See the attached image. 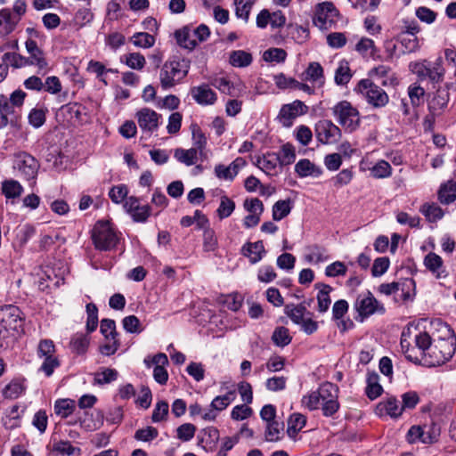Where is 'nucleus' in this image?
<instances>
[{"instance_id":"6ab92c4d","label":"nucleus","mask_w":456,"mask_h":456,"mask_svg":"<svg viewBox=\"0 0 456 456\" xmlns=\"http://www.w3.org/2000/svg\"><path fill=\"white\" fill-rule=\"evenodd\" d=\"M191 93L195 102L200 105H213L217 100L216 92L207 84L192 87Z\"/></svg>"},{"instance_id":"052dcab7","label":"nucleus","mask_w":456,"mask_h":456,"mask_svg":"<svg viewBox=\"0 0 456 456\" xmlns=\"http://www.w3.org/2000/svg\"><path fill=\"white\" fill-rule=\"evenodd\" d=\"M86 330L89 333L94 331L98 326V308L94 303L86 305Z\"/></svg>"},{"instance_id":"864d4df0","label":"nucleus","mask_w":456,"mask_h":456,"mask_svg":"<svg viewBox=\"0 0 456 456\" xmlns=\"http://www.w3.org/2000/svg\"><path fill=\"white\" fill-rule=\"evenodd\" d=\"M127 195L128 187L123 183L112 186L109 191V197L115 204H124L125 200L128 198Z\"/></svg>"},{"instance_id":"a878e982","label":"nucleus","mask_w":456,"mask_h":456,"mask_svg":"<svg viewBox=\"0 0 456 456\" xmlns=\"http://www.w3.org/2000/svg\"><path fill=\"white\" fill-rule=\"evenodd\" d=\"M284 313L297 325H299L307 315H313L304 304H288L284 307Z\"/></svg>"},{"instance_id":"473e14b6","label":"nucleus","mask_w":456,"mask_h":456,"mask_svg":"<svg viewBox=\"0 0 456 456\" xmlns=\"http://www.w3.org/2000/svg\"><path fill=\"white\" fill-rule=\"evenodd\" d=\"M306 418L300 413H293L288 419L287 434L295 439L298 432L305 426Z\"/></svg>"},{"instance_id":"69168bd1","label":"nucleus","mask_w":456,"mask_h":456,"mask_svg":"<svg viewBox=\"0 0 456 456\" xmlns=\"http://www.w3.org/2000/svg\"><path fill=\"white\" fill-rule=\"evenodd\" d=\"M22 412H23V411H20V406L18 404L12 406L6 413V416H5L6 419L4 420V425L10 428L18 427L19 426L18 422L21 418Z\"/></svg>"},{"instance_id":"6e6d98bb","label":"nucleus","mask_w":456,"mask_h":456,"mask_svg":"<svg viewBox=\"0 0 456 456\" xmlns=\"http://www.w3.org/2000/svg\"><path fill=\"white\" fill-rule=\"evenodd\" d=\"M219 440V431L214 427L207 428L203 430V437L200 444L203 448L213 447Z\"/></svg>"},{"instance_id":"c9c22d12","label":"nucleus","mask_w":456,"mask_h":456,"mask_svg":"<svg viewBox=\"0 0 456 456\" xmlns=\"http://www.w3.org/2000/svg\"><path fill=\"white\" fill-rule=\"evenodd\" d=\"M424 265L427 269L432 272L436 277H441L444 273L443 259L436 253L430 252L424 258Z\"/></svg>"},{"instance_id":"5701e85b","label":"nucleus","mask_w":456,"mask_h":456,"mask_svg":"<svg viewBox=\"0 0 456 456\" xmlns=\"http://www.w3.org/2000/svg\"><path fill=\"white\" fill-rule=\"evenodd\" d=\"M450 95L447 90L438 89L434 97L428 102L429 111L433 116L443 113L449 102Z\"/></svg>"},{"instance_id":"8fccbe9b","label":"nucleus","mask_w":456,"mask_h":456,"mask_svg":"<svg viewBox=\"0 0 456 456\" xmlns=\"http://www.w3.org/2000/svg\"><path fill=\"white\" fill-rule=\"evenodd\" d=\"M256 0H235V14L237 18L242 19L245 22L248 20L252 6Z\"/></svg>"},{"instance_id":"423d86ee","label":"nucleus","mask_w":456,"mask_h":456,"mask_svg":"<svg viewBox=\"0 0 456 456\" xmlns=\"http://www.w3.org/2000/svg\"><path fill=\"white\" fill-rule=\"evenodd\" d=\"M24 324L20 309L13 305L0 307V338H4L10 331H19Z\"/></svg>"},{"instance_id":"ddd939ff","label":"nucleus","mask_w":456,"mask_h":456,"mask_svg":"<svg viewBox=\"0 0 456 456\" xmlns=\"http://www.w3.org/2000/svg\"><path fill=\"white\" fill-rule=\"evenodd\" d=\"M307 112L308 107L302 101L295 100L290 103L281 106L277 118L283 126L289 127L297 117Z\"/></svg>"},{"instance_id":"3c124183","label":"nucleus","mask_w":456,"mask_h":456,"mask_svg":"<svg viewBox=\"0 0 456 456\" xmlns=\"http://www.w3.org/2000/svg\"><path fill=\"white\" fill-rule=\"evenodd\" d=\"M291 339L289 330L283 326L277 327L272 335L273 342L280 347L288 346Z\"/></svg>"},{"instance_id":"13d9d810","label":"nucleus","mask_w":456,"mask_h":456,"mask_svg":"<svg viewBox=\"0 0 456 456\" xmlns=\"http://www.w3.org/2000/svg\"><path fill=\"white\" fill-rule=\"evenodd\" d=\"M131 41L137 47L150 48L155 44V37L146 32H138L134 34Z\"/></svg>"},{"instance_id":"4c0bfd02","label":"nucleus","mask_w":456,"mask_h":456,"mask_svg":"<svg viewBox=\"0 0 456 456\" xmlns=\"http://www.w3.org/2000/svg\"><path fill=\"white\" fill-rule=\"evenodd\" d=\"M199 152L192 148L188 150H184L182 148H177L175 150L174 157L180 163L184 164L185 166H193L198 161Z\"/></svg>"},{"instance_id":"4468645a","label":"nucleus","mask_w":456,"mask_h":456,"mask_svg":"<svg viewBox=\"0 0 456 456\" xmlns=\"http://www.w3.org/2000/svg\"><path fill=\"white\" fill-rule=\"evenodd\" d=\"M211 85L221 93L230 96H240L245 91L244 83L237 78L234 80L226 77H216L211 80Z\"/></svg>"},{"instance_id":"f8f14e48","label":"nucleus","mask_w":456,"mask_h":456,"mask_svg":"<svg viewBox=\"0 0 456 456\" xmlns=\"http://www.w3.org/2000/svg\"><path fill=\"white\" fill-rule=\"evenodd\" d=\"M315 135L322 144H334L341 139L342 132L332 121L323 119L316 124Z\"/></svg>"},{"instance_id":"ea45409f","label":"nucleus","mask_w":456,"mask_h":456,"mask_svg":"<svg viewBox=\"0 0 456 456\" xmlns=\"http://www.w3.org/2000/svg\"><path fill=\"white\" fill-rule=\"evenodd\" d=\"M2 192L7 199H16L22 194L23 187L16 180H5L2 183Z\"/></svg>"},{"instance_id":"bf43d9fd","label":"nucleus","mask_w":456,"mask_h":456,"mask_svg":"<svg viewBox=\"0 0 456 456\" xmlns=\"http://www.w3.org/2000/svg\"><path fill=\"white\" fill-rule=\"evenodd\" d=\"M87 71L95 74L97 78H99L104 84H107L105 78L103 77L104 74L108 72H116V70L112 69H107L103 63L94 60H91L88 62Z\"/></svg>"},{"instance_id":"9d476101","label":"nucleus","mask_w":456,"mask_h":456,"mask_svg":"<svg viewBox=\"0 0 456 456\" xmlns=\"http://www.w3.org/2000/svg\"><path fill=\"white\" fill-rule=\"evenodd\" d=\"M354 308L362 318L369 317L374 314H384L385 307L375 297L366 291L358 295L354 303Z\"/></svg>"},{"instance_id":"bb28decb","label":"nucleus","mask_w":456,"mask_h":456,"mask_svg":"<svg viewBox=\"0 0 456 456\" xmlns=\"http://www.w3.org/2000/svg\"><path fill=\"white\" fill-rule=\"evenodd\" d=\"M295 172L300 177H319L322 174L321 167L315 166L309 159H300L295 166Z\"/></svg>"},{"instance_id":"5fc2aeb1","label":"nucleus","mask_w":456,"mask_h":456,"mask_svg":"<svg viewBox=\"0 0 456 456\" xmlns=\"http://www.w3.org/2000/svg\"><path fill=\"white\" fill-rule=\"evenodd\" d=\"M291 211V202L289 200H278L273 206V219L280 221L286 217Z\"/></svg>"},{"instance_id":"6e6552de","label":"nucleus","mask_w":456,"mask_h":456,"mask_svg":"<svg viewBox=\"0 0 456 456\" xmlns=\"http://www.w3.org/2000/svg\"><path fill=\"white\" fill-rule=\"evenodd\" d=\"M39 167L38 160L26 151L17 152L13 156V169L24 180L32 181V185L36 184Z\"/></svg>"},{"instance_id":"a211bd4d","label":"nucleus","mask_w":456,"mask_h":456,"mask_svg":"<svg viewBox=\"0 0 456 456\" xmlns=\"http://www.w3.org/2000/svg\"><path fill=\"white\" fill-rule=\"evenodd\" d=\"M77 422L86 431H95L102 427L104 422V414L101 410H94L91 412L86 411L83 417L78 418ZM75 423H77V421Z\"/></svg>"},{"instance_id":"412c9836","label":"nucleus","mask_w":456,"mask_h":456,"mask_svg":"<svg viewBox=\"0 0 456 456\" xmlns=\"http://www.w3.org/2000/svg\"><path fill=\"white\" fill-rule=\"evenodd\" d=\"M26 49L30 55L29 58H28V65H35L39 70L47 69L48 63L36 41L31 39L28 40L26 42Z\"/></svg>"},{"instance_id":"4d7b16f0","label":"nucleus","mask_w":456,"mask_h":456,"mask_svg":"<svg viewBox=\"0 0 456 456\" xmlns=\"http://www.w3.org/2000/svg\"><path fill=\"white\" fill-rule=\"evenodd\" d=\"M355 50L363 57H373L376 46L372 39L362 37L355 45Z\"/></svg>"},{"instance_id":"c03bdc74","label":"nucleus","mask_w":456,"mask_h":456,"mask_svg":"<svg viewBox=\"0 0 456 456\" xmlns=\"http://www.w3.org/2000/svg\"><path fill=\"white\" fill-rule=\"evenodd\" d=\"M118 377V372L111 368H101L94 373V383L98 385H106L115 381Z\"/></svg>"},{"instance_id":"aec40b11","label":"nucleus","mask_w":456,"mask_h":456,"mask_svg":"<svg viewBox=\"0 0 456 456\" xmlns=\"http://www.w3.org/2000/svg\"><path fill=\"white\" fill-rule=\"evenodd\" d=\"M242 255L248 258L250 264L255 265L262 260L266 251L262 240L247 242L241 248Z\"/></svg>"},{"instance_id":"4be33fe9","label":"nucleus","mask_w":456,"mask_h":456,"mask_svg":"<svg viewBox=\"0 0 456 456\" xmlns=\"http://www.w3.org/2000/svg\"><path fill=\"white\" fill-rule=\"evenodd\" d=\"M258 167L267 175H277L281 171L280 159L275 154H266L257 160Z\"/></svg>"},{"instance_id":"cd10ccee","label":"nucleus","mask_w":456,"mask_h":456,"mask_svg":"<svg viewBox=\"0 0 456 456\" xmlns=\"http://www.w3.org/2000/svg\"><path fill=\"white\" fill-rule=\"evenodd\" d=\"M366 383L365 393L369 399L375 400L381 395L383 387L379 384V377L377 372H368Z\"/></svg>"},{"instance_id":"0eeeda50","label":"nucleus","mask_w":456,"mask_h":456,"mask_svg":"<svg viewBox=\"0 0 456 456\" xmlns=\"http://www.w3.org/2000/svg\"><path fill=\"white\" fill-rule=\"evenodd\" d=\"M92 240L96 249L108 251L116 247L118 236L109 222L99 221L93 229Z\"/></svg>"},{"instance_id":"20e7f679","label":"nucleus","mask_w":456,"mask_h":456,"mask_svg":"<svg viewBox=\"0 0 456 456\" xmlns=\"http://www.w3.org/2000/svg\"><path fill=\"white\" fill-rule=\"evenodd\" d=\"M341 15L331 2L317 4L313 14V24L322 31L336 28Z\"/></svg>"},{"instance_id":"09e8293b","label":"nucleus","mask_w":456,"mask_h":456,"mask_svg":"<svg viewBox=\"0 0 456 456\" xmlns=\"http://www.w3.org/2000/svg\"><path fill=\"white\" fill-rule=\"evenodd\" d=\"M88 346L89 338L82 333L74 335L70 340V348L74 353L77 354H85L88 348Z\"/></svg>"},{"instance_id":"338daca9","label":"nucleus","mask_w":456,"mask_h":456,"mask_svg":"<svg viewBox=\"0 0 456 456\" xmlns=\"http://www.w3.org/2000/svg\"><path fill=\"white\" fill-rule=\"evenodd\" d=\"M125 63L131 69H143L146 61L142 54L139 53H131L124 56Z\"/></svg>"},{"instance_id":"f03ea898","label":"nucleus","mask_w":456,"mask_h":456,"mask_svg":"<svg viewBox=\"0 0 456 456\" xmlns=\"http://www.w3.org/2000/svg\"><path fill=\"white\" fill-rule=\"evenodd\" d=\"M190 65L185 60H168L159 71L160 86L164 90L181 83L189 72Z\"/></svg>"},{"instance_id":"f704fd0d","label":"nucleus","mask_w":456,"mask_h":456,"mask_svg":"<svg viewBox=\"0 0 456 456\" xmlns=\"http://www.w3.org/2000/svg\"><path fill=\"white\" fill-rule=\"evenodd\" d=\"M76 410V402L72 399H58L54 403V412L61 419H66Z\"/></svg>"},{"instance_id":"72a5a7b5","label":"nucleus","mask_w":456,"mask_h":456,"mask_svg":"<svg viewBox=\"0 0 456 456\" xmlns=\"http://www.w3.org/2000/svg\"><path fill=\"white\" fill-rule=\"evenodd\" d=\"M352 77L353 73L350 69L348 61L346 60L340 61L335 71V83L338 86H346L349 83Z\"/></svg>"},{"instance_id":"1a4fd4ad","label":"nucleus","mask_w":456,"mask_h":456,"mask_svg":"<svg viewBox=\"0 0 456 456\" xmlns=\"http://www.w3.org/2000/svg\"><path fill=\"white\" fill-rule=\"evenodd\" d=\"M318 395L322 401V410L324 416L330 417L338 411V387L335 385L330 382L322 384L318 388Z\"/></svg>"},{"instance_id":"f257e3e1","label":"nucleus","mask_w":456,"mask_h":456,"mask_svg":"<svg viewBox=\"0 0 456 456\" xmlns=\"http://www.w3.org/2000/svg\"><path fill=\"white\" fill-rule=\"evenodd\" d=\"M442 336L434 340L428 353L427 363L432 366L444 364L456 351V337L453 330L445 323H440Z\"/></svg>"},{"instance_id":"a19ab883","label":"nucleus","mask_w":456,"mask_h":456,"mask_svg":"<svg viewBox=\"0 0 456 456\" xmlns=\"http://www.w3.org/2000/svg\"><path fill=\"white\" fill-rule=\"evenodd\" d=\"M378 409L385 411L393 418L399 417L403 411V407L399 405V402L393 396H390L386 401L379 403Z\"/></svg>"},{"instance_id":"dca6fc26","label":"nucleus","mask_w":456,"mask_h":456,"mask_svg":"<svg viewBox=\"0 0 456 456\" xmlns=\"http://www.w3.org/2000/svg\"><path fill=\"white\" fill-rule=\"evenodd\" d=\"M246 165L242 158L235 159L230 165L217 164L214 168V174L219 180L233 181L240 168Z\"/></svg>"},{"instance_id":"58836bf2","label":"nucleus","mask_w":456,"mask_h":456,"mask_svg":"<svg viewBox=\"0 0 456 456\" xmlns=\"http://www.w3.org/2000/svg\"><path fill=\"white\" fill-rule=\"evenodd\" d=\"M413 284L412 280H406L403 282L393 281L390 283H382L379 286L378 291L385 296H391L396 294L399 290L403 291L405 286L409 288Z\"/></svg>"},{"instance_id":"49530a36","label":"nucleus","mask_w":456,"mask_h":456,"mask_svg":"<svg viewBox=\"0 0 456 456\" xmlns=\"http://www.w3.org/2000/svg\"><path fill=\"white\" fill-rule=\"evenodd\" d=\"M429 222H436L444 216L442 208L436 203H425L419 210Z\"/></svg>"},{"instance_id":"39448f33","label":"nucleus","mask_w":456,"mask_h":456,"mask_svg":"<svg viewBox=\"0 0 456 456\" xmlns=\"http://www.w3.org/2000/svg\"><path fill=\"white\" fill-rule=\"evenodd\" d=\"M354 91L374 108L385 107L389 102L387 94L369 78L361 79Z\"/></svg>"},{"instance_id":"b1692460","label":"nucleus","mask_w":456,"mask_h":456,"mask_svg":"<svg viewBox=\"0 0 456 456\" xmlns=\"http://www.w3.org/2000/svg\"><path fill=\"white\" fill-rule=\"evenodd\" d=\"M27 389L26 379L21 378L13 379L3 389L2 395L5 399H17L21 396Z\"/></svg>"},{"instance_id":"c85d7f7f","label":"nucleus","mask_w":456,"mask_h":456,"mask_svg":"<svg viewBox=\"0 0 456 456\" xmlns=\"http://www.w3.org/2000/svg\"><path fill=\"white\" fill-rule=\"evenodd\" d=\"M315 287L319 289V292L317 294V301H318V311L320 313H325L328 311L331 299L330 297V293L332 291V288L328 284L317 283Z\"/></svg>"},{"instance_id":"e2e57ef3","label":"nucleus","mask_w":456,"mask_h":456,"mask_svg":"<svg viewBox=\"0 0 456 456\" xmlns=\"http://www.w3.org/2000/svg\"><path fill=\"white\" fill-rule=\"evenodd\" d=\"M444 73L445 70L441 58H438L432 66H428V77L433 82H441L444 79Z\"/></svg>"},{"instance_id":"774afa93","label":"nucleus","mask_w":456,"mask_h":456,"mask_svg":"<svg viewBox=\"0 0 456 456\" xmlns=\"http://www.w3.org/2000/svg\"><path fill=\"white\" fill-rule=\"evenodd\" d=\"M124 330L128 333L139 334L142 331L140 320L135 315H129L122 321Z\"/></svg>"},{"instance_id":"393cba45","label":"nucleus","mask_w":456,"mask_h":456,"mask_svg":"<svg viewBox=\"0 0 456 456\" xmlns=\"http://www.w3.org/2000/svg\"><path fill=\"white\" fill-rule=\"evenodd\" d=\"M303 79L322 86L325 83L324 72L319 62H310L302 74Z\"/></svg>"},{"instance_id":"e433bc0d","label":"nucleus","mask_w":456,"mask_h":456,"mask_svg":"<svg viewBox=\"0 0 456 456\" xmlns=\"http://www.w3.org/2000/svg\"><path fill=\"white\" fill-rule=\"evenodd\" d=\"M252 60L251 53L243 50L232 51L229 56L230 64L236 68L248 67L251 64Z\"/></svg>"},{"instance_id":"de8ad7c7","label":"nucleus","mask_w":456,"mask_h":456,"mask_svg":"<svg viewBox=\"0 0 456 456\" xmlns=\"http://www.w3.org/2000/svg\"><path fill=\"white\" fill-rule=\"evenodd\" d=\"M51 451L56 455L71 456L76 452H80V449L74 447L69 441L61 440L53 443Z\"/></svg>"},{"instance_id":"7ed1b4c3","label":"nucleus","mask_w":456,"mask_h":456,"mask_svg":"<svg viewBox=\"0 0 456 456\" xmlns=\"http://www.w3.org/2000/svg\"><path fill=\"white\" fill-rule=\"evenodd\" d=\"M336 121L346 132L356 131L361 124L359 110L347 101H340L331 108Z\"/></svg>"},{"instance_id":"9b49d317","label":"nucleus","mask_w":456,"mask_h":456,"mask_svg":"<svg viewBox=\"0 0 456 456\" xmlns=\"http://www.w3.org/2000/svg\"><path fill=\"white\" fill-rule=\"evenodd\" d=\"M123 208L135 223H145L151 215L152 208L142 204L136 196H129L124 202Z\"/></svg>"},{"instance_id":"37998d69","label":"nucleus","mask_w":456,"mask_h":456,"mask_svg":"<svg viewBox=\"0 0 456 456\" xmlns=\"http://www.w3.org/2000/svg\"><path fill=\"white\" fill-rule=\"evenodd\" d=\"M235 209V202L227 195L223 194L220 197V204L216 209V215L223 220L229 217Z\"/></svg>"},{"instance_id":"603ef678","label":"nucleus","mask_w":456,"mask_h":456,"mask_svg":"<svg viewBox=\"0 0 456 456\" xmlns=\"http://www.w3.org/2000/svg\"><path fill=\"white\" fill-rule=\"evenodd\" d=\"M283 425L277 420L266 423L265 436L268 442H278L281 439Z\"/></svg>"},{"instance_id":"c756f323","label":"nucleus","mask_w":456,"mask_h":456,"mask_svg":"<svg viewBox=\"0 0 456 456\" xmlns=\"http://www.w3.org/2000/svg\"><path fill=\"white\" fill-rule=\"evenodd\" d=\"M178 45L183 48L193 49L197 45V41L192 34V29L189 27H183L175 33Z\"/></svg>"},{"instance_id":"7c9ffc66","label":"nucleus","mask_w":456,"mask_h":456,"mask_svg":"<svg viewBox=\"0 0 456 456\" xmlns=\"http://www.w3.org/2000/svg\"><path fill=\"white\" fill-rule=\"evenodd\" d=\"M306 253L305 259L306 262L311 264H319L325 262L329 259L327 250L318 245H312L306 248Z\"/></svg>"},{"instance_id":"2eb2a0df","label":"nucleus","mask_w":456,"mask_h":456,"mask_svg":"<svg viewBox=\"0 0 456 456\" xmlns=\"http://www.w3.org/2000/svg\"><path fill=\"white\" fill-rule=\"evenodd\" d=\"M236 398V390H229L223 395L216 396L210 404V409L202 415V419L208 421H213L216 418V411H221L226 409Z\"/></svg>"},{"instance_id":"79ce46f5","label":"nucleus","mask_w":456,"mask_h":456,"mask_svg":"<svg viewBox=\"0 0 456 456\" xmlns=\"http://www.w3.org/2000/svg\"><path fill=\"white\" fill-rule=\"evenodd\" d=\"M391 165L383 159L377 161L371 167L370 172L372 177L376 179H384L392 175Z\"/></svg>"},{"instance_id":"0e129e2a","label":"nucleus","mask_w":456,"mask_h":456,"mask_svg":"<svg viewBox=\"0 0 456 456\" xmlns=\"http://www.w3.org/2000/svg\"><path fill=\"white\" fill-rule=\"evenodd\" d=\"M100 330L105 339L118 338V332L116 330V323L111 319H102L101 321Z\"/></svg>"},{"instance_id":"a18cd8bd","label":"nucleus","mask_w":456,"mask_h":456,"mask_svg":"<svg viewBox=\"0 0 456 456\" xmlns=\"http://www.w3.org/2000/svg\"><path fill=\"white\" fill-rule=\"evenodd\" d=\"M192 141H193V147L195 151L199 152V155L200 158H205V150L207 146V137L202 133V131L197 126H192Z\"/></svg>"},{"instance_id":"2f4dec72","label":"nucleus","mask_w":456,"mask_h":456,"mask_svg":"<svg viewBox=\"0 0 456 456\" xmlns=\"http://www.w3.org/2000/svg\"><path fill=\"white\" fill-rule=\"evenodd\" d=\"M438 199L443 204H450L456 200V182L449 180L441 185Z\"/></svg>"},{"instance_id":"680f3d73","label":"nucleus","mask_w":456,"mask_h":456,"mask_svg":"<svg viewBox=\"0 0 456 456\" xmlns=\"http://www.w3.org/2000/svg\"><path fill=\"white\" fill-rule=\"evenodd\" d=\"M1 59L4 63L9 62L12 67L16 69L28 65V59L16 53L7 52Z\"/></svg>"},{"instance_id":"f3484780","label":"nucleus","mask_w":456,"mask_h":456,"mask_svg":"<svg viewBox=\"0 0 456 456\" xmlns=\"http://www.w3.org/2000/svg\"><path fill=\"white\" fill-rule=\"evenodd\" d=\"M137 122L143 131L153 132L158 128L159 115L149 108L141 109L136 112Z\"/></svg>"}]
</instances>
